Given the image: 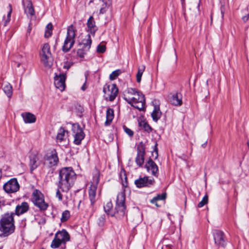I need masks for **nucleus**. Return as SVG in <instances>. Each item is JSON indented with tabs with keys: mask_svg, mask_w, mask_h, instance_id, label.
I'll list each match as a JSON object with an SVG mask.
<instances>
[{
	"mask_svg": "<svg viewBox=\"0 0 249 249\" xmlns=\"http://www.w3.org/2000/svg\"><path fill=\"white\" fill-rule=\"evenodd\" d=\"M125 200V193L124 192L118 193L117 196L115 207V213H113L111 212L113 205L111 201L107 202L106 205L104 206V208L105 212L107 214L110 215L111 216H113L115 213L119 214L121 216H124L126 210Z\"/></svg>",
	"mask_w": 249,
	"mask_h": 249,
	"instance_id": "1",
	"label": "nucleus"
},
{
	"mask_svg": "<svg viewBox=\"0 0 249 249\" xmlns=\"http://www.w3.org/2000/svg\"><path fill=\"white\" fill-rule=\"evenodd\" d=\"M127 93L132 97H126L124 95V99L128 104L139 110H143L145 107V99L144 95L136 89L128 88Z\"/></svg>",
	"mask_w": 249,
	"mask_h": 249,
	"instance_id": "2",
	"label": "nucleus"
},
{
	"mask_svg": "<svg viewBox=\"0 0 249 249\" xmlns=\"http://www.w3.org/2000/svg\"><path fill=\"white\" fill-rule=\"evenodd\" d=\"M68 128H71L72 136L74 137L73 142L76 145H79L85 138V134L80 125L78 124L67 123L66 126L63 127V136L65 132L69 133Z\"/></svg>",
	"mask_w": 249,
	"mask_h": 249,
	"instance_id": "3",
	"label": "nucleus"
},
{
	"mask_svg": "<svg viewBox=\"0 0 249 249\" xmlns=\"http://www.w3.org/2000/svg\"><path fill=\"white\" fill-rule=\"evenodd\" d=\"M63 191H68L73 185L76 174L71 167L63 168Z\"/></svg>",
	"mask_w": 249,
	"mask_h": 249,
	"instance_id": "4",
	"label": "nucleus"
},
{
	"mask_svg": "<svg viewBox=\"0 0 249 249\" xmlns=\"http://www.w3.org/2000/svg\"><path fill=\"white\" fill-rule=\"evenodd\" d=\"M41 61L43 65L48 68H50L53 64V60L50 51L49 45L44 44L40 53Z\"/></svg>",
	"mask_w": 249,
	"mask_h": 249,
	"instance_id": "5",
	"label": "nucleus"
},
{
	"mask_svg": "<svg viewBox=\"0 0 249 249\" xmlns=\"http://www.w3.org/2000/svg\"><path fill=\"white\" fill-rule=\"evenodd\" d=\"M75 33L74 27L70 25L67 29V37L63 43V52H68L75 42Z\"/></svg>",
	"mask_w": 249,
	"mask_h": 249,
	"instance_id": "6",
	"label": "nucleus"
},
{
	"mask_svg": "<svg viewBox=\"0 0 249 249\" xmlns=\"http://www.w3.org/2000/svg\"><path fill=\"white\" fill-rule=\"evenodd\" d=\"M32 201L35 205L38 207L40 210H46L48 207V204L45 202L43 195L38 190L34 191Z\"/></svg>",
	"mask_w": 249,
	"mask_h": 249,
	"instance_id": "7",
	"label": "nucleus"
},
{
	"mask_svg": "<svg viewBox=\"0 0 249 249\" xmlns=\"http://www.w3.org/2000/svg\"><path fill=\"white\" fill-rule=\"evenodd\" d=\"M103 91L106 100L113 101L118 95V89L116 84L109 85L106 84L103 88Z\"/></svg>",
	"mask_w": 249,
	"mask_h": 249,
	"instance_id": "8",
	"label": "nucleus"
},
{
	"mask_svg": "<svg viewBox=\"0 0 249 249\" xmlns=\"http://www.w3.org/2000/svg\"><path fill=\"white\" fill-rule=\"evenodd\" d=\"M145 155V145L142 142H141L137 146V156L135 158V162L139 167H142L144 163Z\"/></svg>",
	"mask_w": 249,
	"mask_h": 249,
	"instance_id": "9",
	"label": "nucleus"
},
{
	"mask_svg": "<svg viewBox=\"0 0 249 249\" xmlns=\"http://www.w3.org/2000/svg\"><path fill=\"white\" fill-rule=\"evenodd\" d=\"M19 184L15 178L10 179L3 186L4 190L9 194L17 192L19 189Z\"/></svg>",
	"mask_w": 249,
	"mask_h": 249,
	"instance_id": "10",
	"label": "nucleus"
},
{
	"mask_svg": "<svg viewBox=\"0 0 249 249\" xmlns=\"http://www.w3.org/2000/svg\"><path fill=\"white\" fill-rule=\"evenodd\" d=\"M24 13L30 20L36 19L35 12L32 3L30 0H23Z\"/></svg>",
	"mask_w": 249,
	"mask_h": 249,
	"instance_id": "11",
	"label": "nucleus"
},
{
	"mask_svg": "<svg viewBox=\"0 0 249 249\" xmlns=\"http://www.w3.org/2000/svg\"><path fill=\"white\" fill-rule=\"evenodd\" d=\"M155 183L154 178H149V177L145 176L144 177H140L138 179H136L134 183L136 187L139 188L142 187H149L153 185Z\"/></svg>",
	"mask_w": 249,
	"mask_h": 249,
	"instance_id": "12",
	"label": "nucleus"
},
{
	"mask_svg": "<svg viewBox=\"0 0 249 249\" xmlns=\"http://www.w3.org/2000/svg\"><path fill=\"white\" fill-rule=\"evenodd\" d=\"M213 233L215 244L219 247H224L226 245L224 233L221 231L215 230Z\"/></svg>",
	"mask_w": 249,
	"mask_h": 249,
	"instance_id": "13",
	"label": "nucleus"
},
{
	"mask_svg": "<svg viewBox=\"0 0 249 249\" xmlns=\"http://www.w3.org/2000/svg\"><path fill=\"white\" fill-rule=\"evenodd\" d=\"M44 164L49 167H52L56 165L58 161V158L55 151H52L51 153L47 154L44 157Z\"/></svg>",
	"mask_w": 249,
	"mask_h": 249,
	"instance_id": "14",
	"label": "nucleus"
},
{
	"mask_svg": "<svg viewBox=\"0 0 249 249\" xmlns=\"http://www.w3.org/2000/svg\"><path fill=\"white\" fill-rule=\"evenodd\" d=\"M145 168L149 172H151V174L155 177H158L159 176V168L156 163L151 159H149L146 162Z\"/></svg>",
	"mask_w": 249,
	"mask_h": 249,
	"instance_id": "15",
	"label": "nucleus"
},
{
	"mask_svg": "<svg viewBox=\"0 0 249 249\" xmlns=\"http://www.w3.org/2000/svg\"><path fill=\"white\" fill-rule=\"evenodd\" d=\"M182 94L179 92L171 93L169 96L170 103L175 106H180L182 104Z\"/></svg>",
	"mask_w": 249,
	"mask_h": 249,
	"instance_id": "16",
	"label": "nucleus"
},
{
	"mask_svg": "<svg viewBox=\"0 0 249 249\" xmlns=\"http://www.w3.org/2000/svg\"><path fill=\"white\" fill-rule=\"evenodd\" d=\"M14 223H5L4 225L0 223V231L3 232L5 236L11 234L14 231Z\"/></svg>",
	"mask_w": 249,
	"mask_h": 249,
	"instance_id": "17",
	"label": "nucleus"
},
{
	"mask_svg": "<svg viewBox=\"0 0 249 249\" xmlns=\"http://www.w3.org/2000/svg\"><path fill=\"white\" fill-rule=\"evenodd\" d=\"M54 85L57 89L62 91V72L60 70L55 73Z\"/></svg>",
	"mask_w": 249,
	"mask_h": 249,
	"instance_id": "18",
	"label": "nucleus"
},
{
	"mask_svg": "<svg viewBox=\"0 0 249 249\" xmlns=\"http://www.w3.org/2000/svg\"><path fill=\"white\" fill-rule=\"evenodd\" d=\"M29 209V205L27 202H23L21 204L18 205L15 209L14 215H20L27 212Z\"/></svg>",
	"mask_w": 249,
	"mask_h": 249,
	"instance_id": "19",
	"label": "nucleus"
},
{
	"mask_svg": "<svg viewBox=\"0 0 249 249\" xmlns=\"http://www.w3.org/2000/svg\"><path fill=\"white\" fill-rule=\"evenodd\" d=\"M62 243V231H58L55 235V237L53 240L51 247L52 248L56 249L59 247Z\"/></svg>",
	"mask_w": 249,
	"mask_h": 249,
	"instance_id": "20",
	"label": "nucleus"
},
{
	"mask_svg": "<svg viewBox=\"0 0 249 249\" xmlns=\"http://www.w3.org/2000/svg\"><path fill=\"white\" fill-rule=\"evenodd\" d=\"M97 184L92 183L89 190V198L90 199L91 204L93 205L95 202V196L97 190Z\"/></svg>",
	"mask_w": 249,
	"mask_h": 249,
	"instance_id": "21",
	"label": "nucleus"
},
{
	"mask_svg": "<svg viewBox=\"0 0 249 249\" xmlns=\"http://www.w3.org/2000/svg\"><path fill=\"white\" fill-rule=\"evenodd\" d=\"M92 40L90 36L88 35L86 37L83 39L82 42L79 43V45L82 47V48L85 49L86 51H89L91 44Z\"/></svg>",
	"mask_w": 249,
	"mask_h": 249,
	"instance_id": "22",
	"label": "nucleus"
},
{
	"mask_svg": "<svg viewBox=\"0 0 249 249\" xmlns=\"http://www.w3.org/2000/svg\"><path fill=\"white\" fill-rule=\"evenodd\" d=\"M14 213H5L2 216L1 219L0 221V223H2L3 225L5 224V223H14Z\"/></svg>",
	"mask_w": 249,
	"mask_h": 249,
	"instance_id": "23",
	"label": "nucleus"
},
{
	"mask_svg": "<svg viewBox=\"0 0 249 249\" xmlns=\"http://www.w3.org/2000/svg\"><path fill=\"white\" fill-rule=\"evenodd\" d=\"M29 159L30 170L31 172H32L33 170L36 169L39 165V164L37 162L38 160V158L36 154H32L31 155H30Z\"/></svg>",
	"mask_w": 249,
	"mask_h": 249,
	"instance_id": "24",
	"label": "nucleus"
},
{
	"mask_svg": "<svg viewBox=\"0 0 249 249\" xmlns=\"http://www.w3.org/2000/svg\"><path fill=\"white\" fill-rule=\"evenodd\" d=\"M21 116L26 124H31L36 122V118L35 116L30 112L22 113Z\"/></svg>",
	"mask_w": 249,
	"mask_h": 249,
	"instance_id": "25",
	"label": "nucleus"
},
{
	"mask_svg": "<svg viewBox=\"0 0 249 249\" xmlns=\"http://www.w3.org/2000/svg\"><path fill=\"white\" fill-rule=\"evenodd\" d=\"M87 26L90 33L94 35L97 31V28L95 25V22L92 16H90L88 19Z\"/></svg>",
	"mask_w": 249,
	"mask_h": 249,
	"instance_id": "26",
	"label": "nucleus"
},
{
	"mask_svg": "<svg viewBox=\"0 0 249 249\" xmlns=\"http://www.w3.org/2000/svg\"><path fill=\"white\" fill-rule=\"evenodd\" d=\"M60 180L57 184V188L56 192V196L58 197L59 200L62 199L61 191H62V169L59 170Z\"/></svg>",
	"mask_w": 249,
	"mask_h": 249,
	"instance_id": "27",
	"label": "nucleus"
},
{
	"mask_svg": "<svg viewBox=\"0 0 249 249\" xmlns=\"http://www.w3.org/2000/svg\"><path fill=\"white\" fill-rule=\"evenodd\" d=\"M114 110L112 108H108L106 111V121L105 123L106 126L110 124L114 118Z\"/></svg>",
	"mask_w": 249,
	"mask_h": 249,
	"instance_id": "28",
	"label": "nucleus"
},
{
	"mask_svg": "<svg viewBox=\"0 0 249 249\" xmlns=\"http://www.w3.org/2000/svg\"><path fill=\"white\" fill-rule=\"evenodd\" d=\"M161 112L160 110L159 106H155L153 112L151 113V117L153 120L157 122L161 117Z\"/></svg>",
	"mask_w": 249,
	"mask_h": 249,
	"instance_id": "29",
	"label": "nucleus"
},
{
	"mask_svg": "<svg viewBox=\"0 0 249 249\" xmlns=\"http://www.w3.org/2000/svg\"><path fill=\"white\" fill-rule=\"evenodd\" d=\"M3 90L7 96L10 98L13 95V88L9 83H4L3 84Z\"/></svg>",
	"mask_w": 249,
	"mask_h": 249,
	"instance_id": "30",
	"label": "nucleus"
},
{
	"mask_svg": "<svg viewBox=\"0 0 249 249\" xmlns=\"http://www.w3.org/2000/svg\"><path fill=\"white\" fill-rule=\"evenodd\" d=\"M106 0V1L102 2L103 4L100 9L99 14L102 15L105 14L108 9L109 7L111 5V0Z\"/></svg>",
	"mask_w": 249,
	"mask_h": 249,
	"instance_id": "31",
	"label": "nucleus"
},
{
	"mask_svg": "<svg viewBox=\"0 0 249 249\" xmlns=\"http://www.w3.org/2000/svg\"><path fill=\"white\" fill-rule=\"evenodd\" d=\"M166 197V194L165 193H162V194H158L157 196L153 197L150 200V202L152 204H155L157 206H159L157 203V201L164 200Z\"/></svg>",
	"mask_w": 249,
	"mask_h": 249,
	"instance_id": "32",
	"label": "nucleus"
},
{
	"mask_svg": "<svg viewBox=\"0 0 249 249\" xmlns=\"http://www.w3.org/2000/svg\"><path fill=\"white\" fill-rule=\"evenodd\" d=\"M145 70V66L142 65L139 67L138 72L136 75V79L138 83L141 81L142 76Z\"/></svg>",
	"mask_w": 249,
	"mask_h": 249,
	"instance_id": "33",
	"label": "nucleus"
},
{
	"mask_svg": "<svg viewBox=\"0 0 249 249\" xmlns=\"http://www.w3.org/2000/svg\"><path fill=\"white\" fill-rule=\"evenodd\" d=\"M52 29L53 25L51 23H49L46 25L44 34L45 37L48 38L52 36Z\"/></svg>",
	"mask_w": 249,
	"mask_h": 249,
	"instance_id": "34",
	"label": "nucleus"
},
{
	"mask_svg": "<svg viewBox=\"0 0 249 249\" xmlns=\"http://www.w3.org/2000/svg\"><path fill=\"white\" fill-rule=\"evenodd\" d=\"M71 237L68 231L63 229V249L65 248L64 244L68 241H70Z\"/></svg>",
	"mask_w": 249,
	"mask_h": 249,
	"instance_id": "35",
	"label": "nucleus"
},
{
	"mask_svg": "<svg viewBox=\"0 0 249 249\" xmlns=\"http://www.w3.org/2000/svg\"><path fill=\"white\" fill-rule=\"evenodd\" d=\"M121 73L120 70H117L113 72L109 75V79L111 80H115Z\"/></svg>",
	"mask_w": 249,
	"mask_h": 249,
	"instance_id": "36",
	"label": "nucleus"
},
{
	"mask_svg": "<svg viewBox=\"0 0 249 249\" xmlns=\"http://www.w3.org/2000/svg\"><path fill=\"white\" fill-rule=\"evenodd\" d=\"M9 12L7 14V18L4 21V25L6 26L7 24L10 21L11 19V15L12 12V6L11 4L8 5Z\"/></svg>",
	"mask_w": 249,
	"mask_h": 249,
	"instance_id": "37",
	"label": "nucleus"
},
{
	"mask_svg": "<svg viewBox=\"0 0 249 249\" xmlns=\"http://www.w3.org/2000/svg\"><path fill=\"white\" fill-rule=\"evenodd\" d=\"M208 196L206 195L202 198L201 201L198 204L197 206L199 208H201L208 203Z\"/></svg>",
	"mask_w": 249,
	"mask_h": 249,
	"instance_id": "38",
	"label": "nucleus"
},
{
	"mask_svg": "<svg viewBox=\"0 0 249 249\" xmlns=\"http://www.w3.org/2000/svg\"><path fill=\"white\" fill-rule=\"evenodd\" d=\"M106 222V215L105 214L101 215L98 219V225L100 227H103Z\"/></svg>",
	"mask_w": 249,
	"mask_h": 249,
	"instance_id": "39",
	"label": "nucleus"
},
{
	"mask_svg": "<svg viewBox=\"0 0 249 249\" xmlns=\"http://www.w3.org/2000/svg\"><path fill=\"white\" fill-rule=\"evenodd\" d=\"M140 124L141 125H142V127L145 131L148 133L151 132L152 128L147 123L143 122L140 123Z\"/></svg>",
	"mask_w": 249,
	"mask_h": 249,
	"instance_id": "40",
	"label": "nucleus"
},
{
	"mask_svg": "<svg viewBox=\"0 0 249 249\" xmlns=\"http://www.w3.org/2000/svg\"><path fill=\"white\" fill-rule=\"evenodd\" d=\"M88 51H86L85 49L81 48L77 50V53L79 57L83 58L84 57L85 55Z\"/></svg>",
	"mask_w": 249,
	"mask_h": 249,
	"instance_id": "41",
	"label": "nucleus"
},
{
	"mask_svg": "<svg viewBox=\"0 0 249 249\" xmlns=\"http://www.w3.org/2000/svg\"><path fill=\"white\" fill-rule=\"evenodd\" d=\"M70 217V213L69 211L66 210L63 212V222L67 221Z\"/></svg>",
	"mask_w": 249,
	"mask_h": 249,
	"instance_id": "42",
	"label": "nucleus"
},
{
	"mask_svg": "<svg viewBox=\"0 0 249 249\" xmlns=\"http://www.w3.org/2000/svg\"><path fill=\"white\" fill-rule=\"evenodd\" d=\"M123 128H124V129L125 131V132L130 137H132L134 135V132L133 131L131 130L130 129L127 128L126 126H123Z\"/></svg>",
	"mask_w": 249,
	"mask_h": 249,
	"instance_id": "43",
	"label": "nucleus"
},
{
	"mask_svg": "<svg viewBox=\"0 0 249 249\" xmlns=\"http://www.w3.org/2000/svg\"><path fill=\"white\" fill-rule=\"evenodd\" d=\"M106 51L105 45H99L97 48V52L99 53H104Z\"/></svg>",
	"mask_w": 249,
	"mask_h": 249,
	"instance_id": "44",
	"label": "nucleus"
},
{
	"mask_svg": "<svg viewBox=\"0 0 249 249\" xmlns=\"http://www.w3.org/2000/svg\"><path fill=\"white\" fill-rule=\"evenodd\" d=\"M56 139L57 142H62V132L60 131L58 133Z\"/></svg>",
	"mask_w": 249,
	"mask_h": 249,
	"instance_id": "45",
	"label": "nucleus"
},
{
	"mask_svg": "<svg viewBox=\"0 0 249 249\" xmlns=\"http://www.w3.org/2000/svg\"><path fill=\"white\" fill-rule=\"evenodd\" d=\"M157 145H158V144L156 143L155 145L154 149V152H155V153L156 154L155 159H157V158L158 157Z\"/></svg>",
	"mask_w": 249,
	"mask_h": 249,
	"instance_id": "46",
	"label": "nucleus"
},
{
	"mask_svg": "<svg viewBox=\"0 0 249 249\" xmlns=\"http://www.w3.org/2000/svg\"><path fill=\"white\" fill-rule=\"evenodd\" d=\"M242 18L244 22H246L249 19V13L246 16H243Z\"/></svg>",
	"mask_w": 249,
	"mask_h": 249,
	"instance_id": "47",
	"label": "nucleus"
},
{
	"mask_svg": "<svg viewBox=\"0 0 249 249\" xmlns=\"http://www.w3.org/2000/svg\"><path fill=\"white\" fill-rule=\"evenodd\" d=\"M162 249H173L172 246L171 245H164L162 248Z\"/></svg>",
	"mask_w": 249,
	"mask_h": 249,
	"instance_id": "48",
	"label": "nucleus"
},
{
	"mask_svg": "<svg viewBox=\"0 0 249 249\" xmlns=\"http://www.w3.org/2000/svg\"><path fill=\"white\" fill-rule=\"evenodd\" d=\"M124 176H125V177H124L125 181H126V177L125 174H124ZM123 186L126 187L127 186V182H126V181H125V183L123 182Z\"/></svg>",
	"mask_w": 249,
	"mask_h": 249,
	"instance_id": "49",
	"label": "nucleus"
},
{
	"mask_svg": "<svg viewBox=\"0 0 249 249\" xmlns=\"http://www.w3.org/2000/svg\"><path fill=\"white\" fill-rule=\"evenodd\" d=\"M79 111L81 113H82L84 111V108L80 106H79Z\"/></svg>",
	"mask_w": 249,
	"mask_h": 249,
	"instance_id": "50",
	"label": "nucleus"
},
{
	"mask_svg": "<svg viewBox=\"0 0 249 249\" xmlns=\"http://www.w3.org/2000/svg\"><path fill=\"white\" fill-rule=\"evenodd\" d=\"M207 142H204L203 144H202V147H203V148H205L207 145Z\"/></svg>",
	"mask_w": 249,
	"mask_h": 249,
	"instance_id": "51",
	"label": "nucleus"
},
{
	"mask_svg": "<svg viewBox=\"0 0 249 249\" xmlns=\"http://www.w3.org/2000/svg\"><path fill=\"white\" fill-rule=\"evenodd\" d=\"M66 74H64L63 73V81H65V80H66Z\"/></svg>",
	"mask_w": 249,
	"mask_h": 249,
	"instance_id": "52",
	"label": "nucleus"
},
{
	"mask_svg": "<svg viewBox=\"0 0 249 249\" xmlns=\"http://www.w3.org/2000/svg\"><path fill=\"white\" fill-rule=\"evenodd\" d=\"M65 88H66L65 82L63 81V91L65 89Z\"/></svg>",
	"mask_w": 249,
	"mask_h": 249,
	"instance_id": "53",
	"label": "nucleus"
},
{
	"mask_svg": "<svg viewBox=\"0 0 249 249\" xmlns=\"http://www.w3.org/2000/svg\"><path fill=\"white\" fill-rule=\"evenodd\" d=\"M59 63L60 64H61V62H60V61H59V60H57L56 61V65H57V66H58V63Z\"/></svg>",
	"mask_w": 249,
	"mask_h": 249,
	"instance_id": "54",
	"label": "nucleus"
},
{
	"mask_svg": "<svg viewBox=\"0 0 249 249\" xmlns=\"http://www.w3.org/2000/svg\"><path fill=\"white\" fill-rule=\"evenodd\" d=\"M81 89H82L83 90H85V88H84V86H83L82 87Z\"/></svg>",
	"mask_w": 249,
	"mask_h": 249,
	"instance_id": "55",
	"label": "nucleus"
},
{
	"mask_svg": "<svg viewBox=\"0 0 249 249\" xmlns=\"http://www.w3.org/2000/svg\"><path fill=\"white\" fill-rule=\"evenodd\" d=\"M64 68H67V69H69V67H67L66 66H63Z\"/></svg>",
	"mask_w": 249,
	"mask_h": 249,
	"instance_id": "56",
	"label": "nucleus"
},
{
	"mask_svg": "<svg viewBox=\"0 0 249 249\" xmlns=\"http://www.w3.org/2000/svg\"><path fill=\"white\" fill-rule=\"evenodd\" d=\"M221 14H222V16L223 17L224 16V13L222 11L221 12Z\"/></svg>",
	"mask_w": 249,
	"mask_h": 249,
	"instance_id": "57",
	"label": "nucleus"
},
{
	"mask_svg": "<svg viewBox=\"0 0 249 249\" xmlns=\"http://www.w3.org/2000/svg\"><path fill=\"white\" fill-rule=\"evenodd\" d=\"M60 220L62 222V216L60 218Z\"/></svg>",
	"mask_w": 249,
	"mask_h": 249,
	"instance_id": "58",
	"label": "nucleus"
},
{
	"mask_svg": "<svg viewBox=\"0 0 249 249\" xmlns=\"http://www.w3.org/2000/svg\"><path fill=\"white\" fill-rule=\"evenodd\" d=\"M19 66H20V64H19V63H18V67H19Z\"/></svg>",
	"mask_w": 249,
	"mask_h": 249,
	"instance_id": "59",
	"label": "nucleus"
},
{
	"mask_svg": "<svg viewBox=\"0 0 249 249\" xmlns=\"http://www.w3.org/2000/svg\"><path fill=\"white\" fill-rule=\"evenodd\" d=\"M80 203H81V201H79V205H78V207L79 206Z\"/></svg>",
	"mask_w": 249,
	"mask_h": 249,
	"instance_id": "60",
	"label": "nucleus"
},
{
	"mask_svg": "<svg viewBox=\"0 0 249 249\" xmlns=\"http://www.w3.org/2000/svg\"><path fill=\"white\" fill-rule=\"evenodd\" d=\"M3 19H5V16H3Z\"/></svg>",
	"mask_w": 249,
	"mask_h": 249,
	"instance_id": "61",
	"label": "nucleus"
},
{
	"mask_svg": "<svg viewBox=\"0 0 249 249\" xmlns=\"http://www.w3.org/2000/svg\"><path fill=\"white\" fill-rule=\"evenodd\" d=\"M62 127H60V129L61 130L62 129Z\"/></svg>",
	"mask_w": 249,
	"mask_h": 249,
	"instance_id": "62",
	"label": "nucleus"
},
{
	"mask_svg": "<svg viewBox=\"0 0 249 249\" xmlns=\"http://www.w3.org/2000/svg\"><path fill=\"white\" fill-rule=\"evenodd\" d=\"M0 249H1L0 248Z\"/></svg>",
	"mask_w": 249,
	"mask_h": 249,
	"instance_id": "63",
	"label": "nucleus"
}]
</instances>
